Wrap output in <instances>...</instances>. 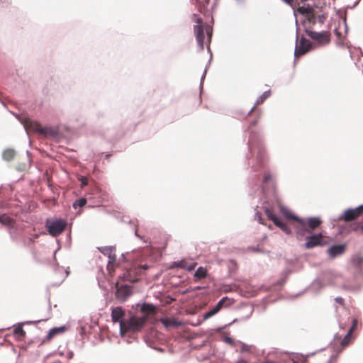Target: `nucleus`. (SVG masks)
<instances>
[{"instance_id":"nucleus-2","label":"nucleus","mask_w":363,"mask_h":363,"mask_svg":"<svg viewBox=\"0 0 363 363\" xmlns=\"http://www.w3.org/2000/svg\"><path fill=\"white\" fill-rule=\"evenodd\" d=\"M147 321V316L138 317L132 315L129 319L125 321H121L120 323V334L123 336L125 333L132 332L136 333L140 331L145 325Z\"/></svg>"},{"instance_id":"nucleus-10","label":"nucleus","mask_w":363,"mask_h":363,"mask_svg":"<svg viewBox=\"0 0 363 363\" xmlns=\"http://www.w3.org/2000/svg\"><path fill=\"white\" fill-rule=\"evenodd\" d=\"M363 211V206H360L354 209H349L344 213V219L346 221L351 220L357 217Z\"/></svg>"},{"instance_id":"nucleus-6","label":"nucleus","mask_w":363,"mask_h":363,"mask_svg":"<svg viewBox=\"0 0 363 363\" xmlns=\"http://www.w3.org/2000/svg\"><path fill=\"white\" fill-rule=\"evenodd\" d=\"M265 213L267 216V217L272 220L274 223L277 226L279 227V228L281 229V230H283L285 233L286 234H291V229L285 224L282 221L280 220V219L279 218H277L273 213L272 211L266 208L265 209Z\"/></svg>"},{"instance_id":"nucleus-18","label":"nucleus","mask_w":363,"mask_h":363,"mask_svg":"<svg viewBox=\"0 0 363 363\" xmlns=\"http://www.w3.org/2000/svg\"><path fill=\"white\" fill-rule=\"evenodd\" d=\"M179 266L182 268L186 269L189 271L192 270L196 267V263H188L186 261H182L179 262Z\"/></svg>"},{"instance_id":"nucleus-29","label":"nucleus","mask_w":363,"mask_h":363,"mask_svg":"<svg viewBox=\"0 0 363 363\" xmlns=\"http://www.w3.org/2000/svg\"><path fill=\"white\" fill-rule=\"evenodd\" d=\"M285 3H286L287 4L290 5V6H293V1L294 0H283Z\"/></svg>"},{"instance_id":"nucleus-11","label":"nucleus","mask_w":363,"mask_h":363,"mask_svg":"<svg viewBox=\"0 0 363 363\" xmlns=\"http://www.w3.org/2000/svg\"><path fill=\"white\" fill-rule=\"evenodd\" d=\"M124 311L121 307H116L112 308L111 311V318L115 323L123 321L121 319L124 316Z\"/></svg>"},{"instance_id":"nucleus-4","label":"nucleus","mask_w":363,"mask_h":363,"mask_svg":"<svg viewBox=\"0 0 363 363\" xmlns=\"http://www.w3.org/2000/svg\"><path fill=\"white\" fill-rule=\"evenodd\" d=\"M66 226V222L62 219L49 218L46 221V227L49 233L52 236L60 234Z\"/></svg>"},{"instance_id":"nucleus-20","label":"nucleus","mask_w":363,"mask_h":363,"mask_svg":"<svg viewBox=\"0 0 363 363\" xmlns=\"http://www.w3.org/2000/svg\"><path fill=\"white\" fill-rule=\"evenodd\" d=\"M357 325V320H353V325H352V327L349 330V331L347 332V334L346 335V337H345V339L342 341V345H346L347 344V338L350 336V335L352 334V330L354 329V328L356 327Z\"/></svg>"},{"instance_id":"nucleus-24","label":"nucleus","mask_w":363,"mask_h":363,"mask_svg":"<svg viewBox=\"0 0 363 363\" xmlns=\"http://www.w3.org/2000/svg\"><path fill=\"white\" fill-rule=\"evenodd\" d=\"M0 221L4 224L9 225L11 222V220L9 217L3 216L1 218Z\"/></svg>"},{"instance_id":"nucleus-34","label":"nucleus","mask_w":363,"mask_h":363,"mask_svg":"<svg viewBox=\"0 0 363 363\" xmlns=\"http://www.w3.org/2000/svg\"><path fill=\"white\" fill-rule=\"evenodd\" d=\"M362 230H363V225L362 226Z\"/></svg>"},{"instance_id":"nucleus-16","label":"nucleus","mask_w":363,"mask_h":363,"mask_svg":"<svg viewBox=\"0 0 363 363\" xmlns=\"http://www.w3.org/2000/svg\"><path fill=\"white\" fill-rule=\"evenodd\" d=\"M140 311L145 314L144 315H146L147 317L149 314L155 313V307L152 304L144 303L141 306Z\"/></svg>"},{"instance_id":"nucleus-1","label":"nucleus","mask_w":363,"mask_h":363,"mask_svg":"<svg viewBox=\"0 0 363 363\" xmlns=\"http://www.w3.org/2000/svg\"><path fill=\"white\" fill-rule=\"evenodd\" d=\"M277 205L281 213L287 220L296 221L294 228L298 236H305L306 233H310L320 224V220L318 218H311L306 221L297 217L290 209L281 203H278Z\"/></svg>"},{"instance_id":"nucleus-17","label":"nucleus","mask_w":363,"mask_h":363,"mask_svg":"<svg viewBox=\"0 0 363 363\" xmlns=\"http://www.w3.org/2000/svg\"><path fill=\"white\" fill-rule=\"evenodd\" d=\"M297 11L301 14L306 15L308 18H310L313 16L312 9L310 6L299 7Z\"/></svg>"},{"instance_id":"nucleus-15","label":"nucleus","mask_w":363,"mask_h":363,"mask_svg":"<svg viewBox=\"0 0 363 363\" xmlns=\"http://www.w3.org/2000/svg\"><path fill=\"white\" fill-rule=\"evenodd\" d=\"M224 301L225 298L221 299L212 310L209 311L204 315V318L207 319L216 314L221 309Z\"/></svg>"},{"instance_id":"nucleus-35","label":"nucleus","mask_w":363,"mask_h":363,"mask_svg":"<svg viewBox=\"0 0 363 363\" xmlns=\"http://www.w3.org/2000/svg\"><path fill=\"white\" fill-rule=\"evenodd\" d=\"M207 1H208V0H206Z\"/></svg>"},{"instance_id":"nucleus-14","label":"nucleus","mask_w":363,"mask_h":363,"mask_svg":"<svg viewBox=\"0 0 363 363\" xmlns=\"http://www.w3.org/2000/svg\"><path fill=\"white\" fill-rule=\"evenodd\" d=\"M101 252L107 255L108 257V269H109L111 267V264L114 262L115 261V254H114V250L112 247H105L104 250H101Z\"/></svg>"},{"instance_id":"nucleus-26","label":"nucleus","mask_w":363,"mask_h":363,"mask_svg":"<svg viewBox=\"0 0 363 363\" xmlns=\"http://www.w3.org/2000/svg\"><path fill=\"white\" fill-rule=\"evenodd\" d=\"M268 92H264L263 95L257 100V104L262 103L264 100L269 96Z\"/></svg>"},{"instance_id":"nucleus-8","label":"nucleus","mask_w":363,"mask_h":363,"mask_svg":"<svg viewBox=\"0 0 363 363\" xmlns=\"http://www.w3.org/2000/svg\"><path fill=\"white\" fill-rule=\"evenodd\" d=\"M311 48V43L309 40L305 38H301L300 45L296 48L294 55L296 57L305 54L306 52L310 50Z\"/></svg>"},{"instance_id":"nucleus-5","label":"nucleus","mask_w":363,"mask_h":363,"mask_svg":"<svg viewBox=\"0 0 363 363\" xmlns=\"http://www.w3.org/2000/svg\"><path fill=\"white\" fill-rule=\"evenodd\" d=\"M330 242L328 238L325 237L323 234L319 233L308 238V241L305 246L306 248H313L316 246H320L328 244Z\"/></svg>"},{"instance_id":"nucleus-21","label":"nucleus","mask_w":363,"mask_h":363,"mask_svg":"<svg viewBox=\"0 0 363 363\" xmlns=\"http://www.w3.org/2000/svg\"><path fill=\"white\" fill-rule=\"evenodd\" d=\"M14 156V151L13 150H6L3 153V157L6 160H10Z\"/></svg>"},{"instance_id":"nucleus-28","label":"nucleus","mask_w":363,"mask_h":363,"mask_svg":"<svg viewBox=\"0 0 363 363\" xmlns=\"http://www.w3.org/2000/svg\"><path fill=\"white\" fill-rule=\"evenodd\" d=\"M80 181H81V183H82V186H86L88 183V181H87V179L84 177H82L80 178Z\"/></svg>"},{"instance_id":"nucleus-23","label":"nucleus","mask_w":363,"mask_h":363,"mask_svg":"<svg viewBox=\"0 0 363 363\" xmlns=\"http://www.w3.org/2000/svg\"><path fill=\"white\" fill-rule=\"evenodd\" d=\"M161 322L165 326V327H168L169 325H172L173 324H174V322L169 320V319H167V318H164V319H162L161 320Z\"/></svg>"},{"instance_id":"nucleus-27","label":"nucleus","mask_w":363,"mask_h":363,"mask_svg":"<svg viewBox=\"0 0 363 363\" xmlns=\"http://www.w3.org/2000/svg\"><path fill=\"white\" fill-rule=\"evenodd\" d=\"M62 328H54L52 330H51L49 333V336L50 337H52L55 334H56L57 332H60V331H62Z\"/></svg>"},{"instance_id":"nucleus-3","label":"nucleus","mask_w":363,"mask_h":363,"mask_svg":"<svg viewBox=\"0 0 363 363\" xmlns=\"http://www.w3.org/2000/svg\"><path fill=\"white\" fill-rule=\"evenodd\" d=\"M197 23L198 25L194 26V31L196 35L198 44L199 45L200 48L203 49L205 35H207L208 42L211 41L212 28L208 26H203L200 18L197 19Z\"/></svg>"},{"instance_id":"nucleus-13","label":"nucleus","mask_w":363,"mask_h":363,"mask_svg":"<svg viewBox=\"0 0 363 363\" xmlns=\"http://www.w3.org/2000/svg\"><path fill=\"white\" fill-rule=\"evenodd\" d=\"M131 294V290L128 286H120L116 292L117 297L121 300H125Z\"/></svg>"},{"instance_id":"nucleus-9","label":"nucleus","mask_w":363,"mask_h":363,"mask_svg":"<svg viewBox=\"0 0 363 363\" xmlns=\"http://www.w3.org/2000/svg\"><path fill=\"white\" fill-rule=\"evenodd\" d=\"M308 35L320 44H325L329 41V35L326 32L317 33L314 31H308Z\"/></svg>"},{"instance_id":"nucleus-22","label":"nucleus","mask_w":363,"mask_h":363,"mask_svg":"<svg viewBox=\"0 0 363 363\" xmlns=\"http://www.w3.org/2000/svg\"><path fill=\"white\" fill-rule=\"evenodd\" d=\"M86 203V201L85 199L82 198L79 200L77 201L74 203L73 206L74 208H77L78 206L83 207Z\"/></svg>"},{"instance_id":"nucleus-33","label":"nucleus","mask_w":363,"mask_h":363,"mask_svg":"<svg viewBox=\"0 0 363 363\" xmlns=\"http://www.w3.org/2000/svg\"><path fill=\"white\" fill-rule=\"evenodd\" d=\"M225 340H226V342H230V338H226Z\"/></svg>"},{"instance_id":"nucleus-12","label":"nucleus","mask_w":363,"mask_h":363,"mask_svg":"<svg viewBox=\"0 0 363 363\" xmlns=\"http://www.w3.org/2000/svg\"><path fill=\"white\" fill-rule=\"evenodd\" d=\"M345 246L344 245H338L331 247L328 250V252L330 257H335L342 255L345 251Z\"/></svg>"},{"instance_id":"nucleus-31","label":"nucleus","mask_w":363,"mask_h":363,"mask_svg":"<svg viewBox=\"0 0 363 363\" xmlns=\"http://www.w3.org/2000/svg\"><path fill=\"white\" fill-rule=\"evenodd\" d=\"M256 217L257 218V219H258L259 220H261V216H260V215H259V214H258V213H257V214L256 215Z\"/></svg>"},{"instance_id":"nucleus-25","label":"nucleus","mask_w":363,"mask_h":363,"mask_svg":"<svg viewBox=\"0 0 363 363\" xmlns=\"http://www.w3.org/2000/svg\"><path fill=\"white\" fill-rule=\"evenodd\" d=\"M14 333L16 335H19L21 336H23L25 334V332L23 329L21 327H18L14 330Z\"/></svg>"},{"instance_id":"nucleus-30","label":"nucleus","mask_w":363,"mask_h":363,"mask_svg":"<svg viewBox=\"0 0 363 363\" xmlns=\"http://www.w3.org/2000/svg\"><path fill=\"white\" fill-rule=\"evenodd\" d=\"M336 301H337L338 303H342V299L341 298H336Z\"/></svg>"},{"instance_id":"nucleus-7","label":"nucleus","mask_w":363,"mask_h":363,"mask_svg":"<svg viewBox=\"0 0 363 363\" xmlns=\"http://www.w3.org/2000/svg\"><path fill=\"white\" fill-rule=\"evenodd\" d=\"M24 128L26 130V131L33 130L35 132L47 134V131L45 128H43L36 121H32L30 119L26 120V121L24 123Z\"/></svg>"},{"instance_id":"nucleus-32","label":"nucleus","mask_w":363,"mask_h":363,"mask_svg":"<svg viewBox=\"0 0 363 363\" xmlns=\"http://www.w3.org/2000/svg\"><path fill=\"white\" fill-rule=\"evenodd\" d=\"M293 363H306V362L305 361H302L301 362H296V361H294Z\"/></svg>"},{"instance_id":"nucleus-19","label":"nucleus","mask_w":363,"mask_h":363,"mask_svg":"<svg viewBox=\"0 0 363 363\" xmlns=\"http://www.w3.org/2000/svg\"><path fill=\"white\" fill-rule=\"evenodd\" d=\"M206 275V269L202 267H200L197 269L195 272V277L198 279H202L205 277Z\"/></svg>"}]
</instances>
